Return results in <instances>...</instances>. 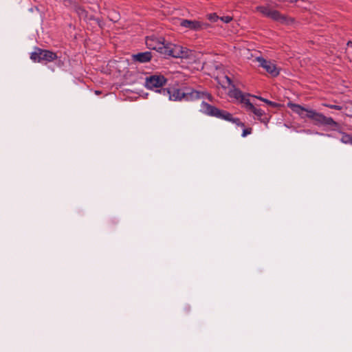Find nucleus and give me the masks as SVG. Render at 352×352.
<instances>
[{"mask_svg":"<svg viewBox=\"0 0 352 352\" xmlns=\"http://www.w3.org/2000/svg\"><path fill=\"white\" fill-rule=\"evenodd\" d=\"M287 107L290 108L293 112L298 114L302 119L308 118L311 120L315 125L328 126L335 129L339 127V124L332 118L327 117L316 110L305 108L298 104L291 102L287 103Z\"/></svg>","mask_w":352,"mask_h":352,"instance_id":"f257e3e1","label":"nucleus"},{"mask_svg":"<svg viewBox=\"0 0 352 352\" xmlns=\"http://www.w3.org/2000/svg\"><path fill=\"white\" fill-rule=\"evenodd\" d=\"M201 111L209 116L216 117L226 121L232 122L237 126L244 127V123L241 122L237 118H233L232 115L224 110L219 109L207 102H202L201 104Z\"/></svg>","mask_w":352,"mask_h":352,"instance_id":"f03ea898","label":"nucleus"},{"mask_svg":"<svg viewBox=\"0 0 352 352\" xmlns=\"http://www.w3.org/2000/svg\"><path fill=\"white\" fill-rule=\"evenodd\" d=\"M255 10L260 12L263 16L270 18L282 24H290L294 21L293 19L282 14L279 11L272 10L270 6H258L256 7Z\"/></svg>","mask_w":352,"mask_h":352,"instance_id":"7ed1b4c3","label":"nucleus"},{"mask_svg":"<svg viewBox=\"0 0 352 352\" xmlns=\"http://www.w3.org/2000/svg\"><path fill=\"white\" fill-rule=\"evenodd\" d=\"M164 55L177 58H188L192 55V51L179 45L168 43H166Z\"/></svg>","mask_w":352,"mask_h":352,"instance_id":"20e7f679","label":"nucleus"},{"mask_svg":"<svg viewBox=\"0 0 352 352\" xmlns=\"http://www.w3.org/2000/svg\"><path fill=\"white\" fill-rule=\"evenodd\" d=\"M58 58L56 53L47 50H42L41 48L36 47L35 50L31 53L30 58L34 62L38 63H48L52 62Z\"/></svg>","mask_w":352,"mask_h":352,"instance_id":"39448f33","label":"nucleus"},{"mask_svg":"<svg viewBox=\"0 0 352 352\" xmlns=\"http://www.w3.org/2000/svg\"><path fill=\"white\" fill-rule=\"evenodd\" d=\"M223 78L228 86H232V89L228 92L229 96L236 99L245 107L246 102H250L249 97L251 96V95L243 93L240 89L236 88L235 85H233L232 80L228 76H225Z\"/></svg>","mask_w":352,"mask_h":352,"instance_id":"423d86ee","label":"nucleus"},{"mask_svg":"<svg viewBox=\"0 0 352 352\" xmlns=\"http://www.w3.org/2000/svg\"><path fill=\"white\" fill-rule=\"evenodd\" d=\"M164 97L168 98V100L171 101H181L184 100L185 97V88L179 89L176 87L162 88L157 90Z\"/></svg>","mask_w":352,"mask_h":352,"instance_id":"0eeeda50","label":"nucleus"},{"mask_svg":"<svg viewBox=\"0 0 352 352\" xmlns=\"http://www.w3.org/2000/svg\"><path fill=\"white\" fill-rule=\"evenodd\" d=\"M204 98H207L210 101H212V97L211 94L207 91H197L189 87L185 88L184 100L192 102Z\"/></svg>","mask_w":352,"mask_h":352,"instance_id":"6e6552de","label":"nucleus"},{"mask_svg":"<svg viewBox=\"0 0 352 352\" xmlns=\"http://www.w3.org/2000/svg\"><path fill=\"white\" fill-rule=\"evenodd\" d=\"M166 82V78L164 76L151 75L146 78L144 85L148 89H154L161 88Z\"/></svg>","mask_w":352,"mask_h":352,"instance_id":"1a4fd4ad","label":"nucleus"},{"mask_svg":"<svg viewBox=\"0 0 352 352\" xmlns=\"http://www.w3.org/2000/svg\"><path fill=\"white\" fill-rule=\"evenodd\" d=\"M146 45L148 49L156 50L162 54H164L166 46L164 38L160 39L154 36L146 37Z\"/></svg>","mask_w":352,"mask_h":352,"instance_id":"9d476101","label":"nucleus"},{"mask_svg":"<svg viewBox=\"0 0 352 352\" xmlns=\"http://www.w3.org/2000/svg\"><path fill=\"white\" fill-rule=\"evenodd\" d=\"M255 60L258 63V66L265 69L272 76L275 77L279 74V69L274 63L261 56L256 57Z\"/></svg>","mask_w":352,"mask_h":352,"instance_id":"9b49d317","label":"nucleus"},{"mask_svg":"<svg viewBox=\"0 0 352 352\" xmlns=\"http://www.w3.org/2000/svg\"><path fill=\"white\" fill-rule=\"evenodd\" d=\"M179 25L192 31H199L207 27L205 23L201 21L188 19H181L179 21Z\"/></svg>","mask_w":352,"mask_h":352,"instance_id":"f8f14e48","label":"nucleus"},{"mask_svg":"<svg viewBox=\"0 0 352 352\" xmlns=\"http://www.w3.org/2000/svg\"><path fill=\"white\" fill-rule=\"evenodd\" d=\"M152 55L150 52H140L133 55V59L140 63H147L151 60Z\"/></svg>","mask_w":352,"mask_h":352,"instance_id":"ddd939ff","label":"nucleus"},{"mask_svg":"<svg viewBox=\"0 0 352 352\" xmlns=\"http://www.w3.org/2000/svg\"><path fill=\"white\" fill-rule=\"evenodd\" d=\"M245 108L246 109L247 111L252 112L259 119H261V117L265 114L263 110L254 107V104L250 102V101L249 102H246V106L245 107Z\"/></svg>","mask_w":352,"mask_h":352,"instance_id":"4468645a","label":"nucleus"},{"mask_svg":"<svg viewBox=\"0 0 352 352\" xmlns=\"http://www.w3.org/2000/svg\"><path fill=\"white\" fill-rule=\"evenodd\" d=\"M74 9L75 12L77 13V14L80 19H85L87 17V12L83 7L78 5H76Z\"/></svg>","mask_w":352,"mask_h":352,"instance_id":"2eb2a0df","label":"nucleus"},{"mask_svg":"<svg viewBox=\"0 0 352 352\" xmlns=\"http://www.w3.org/2000/svg\"><path fill=\"white\" fill-rule=\"evenodd\" d=\"M342 138L340 141L346 144H351L352 145V135L347 134L344 132H341Z\"/></svg>","mask_w":352,"mask_h":352,"instance_id":"dca6fc26","label":"nucleus"},{"mask_svg":"<svg viewBox=\"0 0 352 352\" xmlns=\"http://www.w3.org/2000/svg\"><path fill=\"white\" fill-rule=\"evenodd\" d=\"M253 97H255L257 99L265 102L266 104H269L270 106L271 107H277L278 106V104H277L276 102H272V101H270L267 99H265V98H263L261 96H253Z\"/></svg>","mask_w":352,"mask_h":352,"instance_id":"f3484780","label":"nucleus"},{"mask_svg":"<svg viewBox=\"0 0 352 352\" xmlns=\"http://www.w3.org/2000/svg\"><path fill=\"white\" fill-rule=\"evenodd\" d=\"M323 105L329 109H336V110H342L343 109L342 106L336 105V104H323Z\"/></svg>","mask_w":352,"mask_h":352,"instance_id":"a211bd4d","label":"nucleus"},{"mask_svg":"<svg viewBox=\"0 0 352 352\" xmlns=\"http://www.w3.org/2000/svg\"><path fill=\"white\" fill-rule=\"evenodd\" d=\"M252 128H246V129H244L243 131V133H242V137L245 138L248 135H250L252 133Z\"/></svg>","mask_w":352,"mask_h":352,"instance_id":"6ab92c4d","label":"nucleus"},{"mask_svg":"<svg viewBox=\"0 0 352 352\" xmlns=\"http://www.w3.org/2000/svg\"><path fill=\"white\" fill-rule=\"evenodd\" d=\"M221 21L226 23H230L232 20V18L231 16H222L221 18Z\"/></svg>","mask_w":352,"mask_h":352,"instance_id":"aec40b11","label":"nucleus"},{"mask_svg":"<svg viewBox=\"0 0 352 352\" xmlns=\"http://www.w3.org/2000/svg\"><path fill=\"white\" fill-rule=\"evenodd\" d=\"M217 19H218V16H217L215 14L209 15V19L212 21H216Z\"/></svg>","mask_w":352,"mask_h":352,"instance_id":"412c9836","label":"nucleus"},{"mask_svg":"<svg viewBox=\"0 0 352 352\" xmlns=\"http://www.w3.org/2000/svg\"><path fill=\"white\" fill-rule=\"evenodd\" d=\"M347 46H348V47H351L352 48V41H349L347 43Z\"/></svg>","mask_w":352,"mask_h":352,"instance_id":"4be33fe9","label":"nucleus"},{"mask_svg":"<svg viewBox=\"0 0 352 352\" xmlns=\"http://www.w3.org/2000/svg\"><path fill=\"white\" fill-rule=\"evenodd\" d=\"M298 0H287V2H290V3H294V2H297Z\"/></svg>","mask_w":352,"mask_h":352,"instance_id":"5701e85b","label":"nucleus"},{"mask_svg":"<svg viewBox=\"0 0 352 352\" xmlns=\"http://www.w3.org/2000/svg\"><path fill=\"white\" fill-rule=\"evenodd\" d=\"M100 93H101V91H98V90H97V91H95V94H96V95H99Z\"/></svg>","mask_w":352,"mask_h":352,"instance_id":"b1692460","label":"nucleus"}]
</instances>
